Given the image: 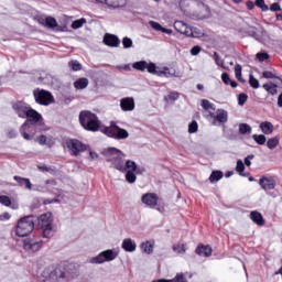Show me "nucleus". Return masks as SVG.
<instances>
[{
    "label": "nucleus",
    "mask_w": 282,
    "mask_h": 282,
    "mask_svg": "<svg viewBox=\"0 0 282 282\" xmlns=\"http://www.w3.org/2000/svg\"><path fill=\"white\" fill-rule=\"evenodd\" d=\"M106 162L111 164V169L119 171V173H127V169L135 170V162L132 160L124 161L127 154L117 148H108L104 151Z\"/></svg>",
    "instance_id": "obj_1"
},
{
    "label": "nucleus",
    "mask_w": 282,
    "mask_h": 282,
    "mask_svg": "<svg viewBox=\"0 0 282 282\" xmlns=\"http://www.w3.org/2000/svg\"><path fill=\"white\" fill-rule=\"evenodd\" d=\"M79 124H82L85 131H90L96 133V131H100V119H98V115L89 111V110H82L79 112Z\"/></svg>",
    "instance_id": "obj_2"
},
{
    "label": "nucleus",
    "mask_w": 282,
    "mask_h": 282,
    "mask_svg": "<svg viewBox=\"0 0 282 282\" xmlns=\"http://www.w3.org/2000/svg\"><path fill=\"white\" fill-rule=\"evenodd\" d=\"M34 226H36V216L29 215L20 218L15 227L17 237H28L34 231Z\"/></svg>",
    "instance_id": "obj_3"
},
{
    "label": "nucleus",
    "mask_w": 282,
    "mask_h": 282,
    "mask_svg": "<svg viewBox=\"0 0 282 282\" xmlns=\"http://www.w3.org/2000/svg\"><path fill=\"white\" fill-rule=\"evenodd\" d=\"M33 98L36 105H41L42 107H50V105H54V102H56L54 95H52L50 90H45L43 88H35L33 90Z\"/></svg>",
    "instance_id": "obj_4"
},
{
    "label": "nucleus",
    "mask_w": 282,
    "mask_h": 282,
    "mask_svg": "<svg viewBox=\"0 0 282 282\" xmlns=\"http://www.w3.org/2000/svg\"><path fill=\"white\" fill-rule=\"evenodd\" d=\"M101 133L108 138H112V140H127L129 138V131L115 123H111L110 127L102 128Z\"/></svg>",
    "instance_id": "obj_5"
},
{
    "label": "nucleus",
    "mask_w": 282,
    "mask_h": 282,
    "mask_svg": "<svg viewBox=\"0 0 282 282\" xmlns=\"http://www.w3.org/2000/svg\"><path fill=\"white\" fill-rule=\"evenodd\" d=\"M43 248V240L41 237L31 236L23 240V250L28 252V254H34V252H39Z\"/></svg>",
    "instance_id": "obj_6"
},
{
    "label": "nucleus",
    "mask_w": 282,
    "mask_h": 282,
    "mask_svg": "<svg viewBox=\"0 0 282 282\" xmlns=\"http://www.w3.org/2000/svg\"><path fill=\"white\" fill-rule=\"evenodd\" d=\"M118 258V252L113 249H107L101 251L98 256L90 259V263L100 265L101 263H107L109 261H115Z\"/></svg>",
    "instance_id": "obj_7"
},
{
    "label": "nucleus",
    "mask_w": 282,
    "mask_h": 282,
    "mask_svg": "<svg viewBox=\"0 0 282 282\" xmlns=\"http://www.w3.org/2000/svg\"><path fill=\"white\" fill-rule=\"evenodd\" d=\"M66 147L70 150L72 155L78 158L80 153H85L89 149V145L83 143L78 139H68L66 140Z\"/></svg>",
    "instance_id": "obj_8"
},
{
    "label": "nucleus",
    "mask_w": 282,
    "mask_h": 282,
    "mask_svg": "<svg viewBox=\"0 0 282 282\" xmlns=\"http://www.w3.org/2000/svg\"><path fill=\"white\" fill-rule=\"evenodd\" d=\"M11 107L18 118H21L22 120H25V116H28V112L32 108V106L24 100L14 101L11 104Z\"/></svg>",
    "instance_id": "obj_9"
},
{
    "label": "nucleus",
    "mask_w": 282,
    "mask_h": 282,
    "mask_svg": "<svg viewBox=\"0 0 282 282\" xmlns=\"http://www.w3.org/2000/svg\"><path fill=\"white\" fill-rule=\"evenodd\" d=\"M67 279V270L65 264H57L54 270L48 274V280L51 282H63Z\"/></svg>",
    "instance_id": "obj_10"
},
{
    "label": "nucleus",
    "mask_w": 282,
    "mask_h": 282,
    "mask_svg": "<svg viewBox=\"0 0 282 282\" xmlns=\"http://www.w3.org/2000/svg\"><path fill=\"white\" fill-rule=\"evenodd\" d=\"M158 199H160V197H158L155 193H147L141 197L142 204H145L149 208H155L159 213H164V207H158Z\"/></svg>",
    "instance_id": "obj_11"
},
{
    "label": "nucleus",
    "mask_w": 282,
    "mask_h": 282,
    "mask_svg": "<svg viewBox=\"0 0 282 282\" xmlns=\"http://www.w3.org/2000/svg\"><path fill=\"white\" fill-rule=\"evenodd\" d=\"M20 134L24 140H34V135H36V124L23 122L20 127Z\"/></svg>",
    "instance_id": "obj_12"
},
{
    "label": "nucleus",
    "mask_w": 282,
    "mask_h": 282,
    "mask_svg": "<svg viewBox=\"0 0 282 282\" xmlns=\"http://www.w3.org/2000/svg\"><path fill=\"white\" fill-rule=\"evenodd\" d=\"M24 120V122L29 124H39V122L43 121V115L31 107V109L26 112Z\"/></svg>",
    "instance_id": "obj_13"
},
{
    "label": "nucleus",
    "mask_w": 282,
    "mask_h": 282,
    "mask_svg": "<svg viewBox=\"0 0 282 282\" xmlns=\"http://www.w3.org/2000/svg\"><path fill=\"white\" fill-rule=\"evenodd\" d=\"M258 184L262 191H274L276 188V180L272 176H262Z\"/></svg>",
    "instance_id": "obj_14"
},
{
    "label": "nucleus",
    "mask_w": 282,
    "mask_h": 282,
    "mask_svg": "<svg viewBox=\"0 0 282 282\" xmlns=\"http://www.w3.org/2000/svg\"><path fill=\"white\" fill-rule=\"evenodd\" d=\"M104 43L107 47H119L120 46V37L115 34L106 33L104 35Z\"/></svg>",
    "instance_id": "obj_15"
},
{
    "label": "nucleus",
    "mask_w": 282,
    "mask_h": 282,
    "mask_svg": "<svg viewBox=\"0 0 282 282\" xmlns=\"http://www.w3.org/2000/svg\"><path fill=\"white\" fill-rule=\"evenodd\" d=\"M209 116L215 120V122H219L220 124H226V122H228V111L225 109H218L217 115L209 112Z\"/></svg>",
    "instance_id": "obj_16"
},
{
    "label": "nucleus",
    "mask_w": 282,
    "mask_h": 282,
    "mask_svg": "<svg viewBox=\"0 0 282 282\" xmlns=\"http://www.w3.org/2000/svg\"><path fill=\"white\" fill-rule=\"evenodd\" d=\"M120 107L123 111H133L135 109V100L133 97H124L120 100Z\"/></svg>",
    "instance_id": "obj_17"
},
{
    "label": "nucleus",
    "mask_w": 282,
    "mask_h": 282,
    "mask_svg": "<svg viewBox=\"0 0 282 282\" xmlns=\"http://www.w3.org/2000/svg\"><path fill=\"white\" fill-rule=\"evenodd\" d=\"M35 224L43 228L45 226H52V214H42L40 217L35 216Z\"/></svg>",
    "instance_id": "obj_18"
},
{
    "label": "nucleus",
    "mask_w": 282,
    "mask_h": 282,
    "mask_svg": "<svg viewBox=\"0 0 282 282\" xmlns=\"http://www.w3.org/2000/svg\"><path fill=\"white\" fill-rule=\"evenodd\" d=\"M195 253L198 257H212L213 254V248L210 246H205V245H198L195 249Z\"/></svg>",
    "instance_id": "obj_19"
},
{
    "label": "nucleus",
    "mask_w": 282,
    "mask_h": 282,
    "mask_svg": "<svg viewBox=\"0 0 282 282\" xmlns=\"http://www.w3.org/2000/svg\"><path fill=\"white\" fill-rule=\"evenodd\" d=\"M13 180L18 183V186L21 188H26V191H32V182L30 178H25L23 176H13Z\"/></svg>",
    "instance_id": "obj_20"
},
{
    "label": "nucleus",
    "mask_w": 282,
    "mask_h": 282,
    "mask_svg": "<svg viewBox=\"0 0 282 282\" xmlns=\"http://www.w3.org/2000/svg\"><path fill=\"white\" fill-rule=\"evenodd\" d=\"M121 248L124 250V252H135L138 245H135V241H133L131 238H126L121 243Z\"/></svg>",
    "instance_id": "obj_21"
},
{
    "label": "nucleus",
    "mask_w": 282,
    "mask_h": 282,
    "mask_svg": "<svg viewBox=\"0 0 282 282\" xmlns=\"http://www.w3.org/2000/svg\"><path fill=\"white\" fill-rule=\"evenodd\" d=\"M174 29L180 34H185V36H191V31L188 30V25H186V23H184V21H175Z\"/></svg>",
    "instance_id": "obj_22"
},
{
    "label": "nucleus",
    "mask_w": 282,
    "mask_h": 282,
    "mask_svg": "<svg viewBox=\"0 0 282 282\" xmlns=\"http://www.w3.org/2000/svg\"><path fill=\"white\" fill-rule=\"evenodd\" d=\"M250 219L253 224H257V226H265V219H263V215L259 212H251Z\"/></svg>",
    "instance_id": "obj_23"
},
{
    "label": "nucleus",
    "mask_w": 282,
    "mask_h": 282,
    "mask_svg": "<svg viewBox=\"0 0 282 282\" xmlns=\"http://www.w3.org/2000/svg\"><path fill=\"white\" fill-rule=\"evenodd\" d=\"M138 171V164L135 163V167L133 169H127L126 171V181L129 184H135V180H138V176L135 175V172Z\"/></svg>",
    "instance_id": "obj_24"
},
{
    "label": "nucleus",
    "mask_w": 282,
    "mask_h": 282,
    "mask_svg": "<svg viewBox=\"0 0 282 282\" xmlns=\"http://www.w3.org/2000/svg\"><path fill=\"white\" fill-rule=\"evenodd\" d=\"M260 129L262 133H264V135H270L274 133V124H272V122L270 121H262L260 123Z\"/></svg>",
    "instance_id": "obj_25"
},
{
    "label": "nucleus",
    "mask_w": 282,
    "mask_h": 282,
    "mask_svg": "<svg viewBox=\"0 0 282 282\" xmlns=\"http://www.w3.org/2000/svg\"><path fill=\"white\" fill-rule=\"evenodd\" d=\"M41 228L43 239H52V237H54V234L56 232L52 225H44V227Z\"/></svg>",
    "instance_id": "obj_26"
},
{
    "label": "nucleus",
    "mask_w": 282,
    "mask_h": 282,
    "mask_svg": "<svg viewBox=\"0 0 282 282\" xmlns=\"http://www.w3.org/2000/svg\"><path fill=\"white\" fill-rule=\"evenodd\" d=\"M35 142H37L41 147H48V149H52L54 147V141L52 139L47 140V137L45 134H41L35 139Z\"/></svg>",
    "instance_id": "obj_27"
},
{
    "label": "nucleus",
    "mask_w": 282,
    "mask_h": 282,
    "mask_svg": "<svg viewBox=\"0 0 282 282\" xmlns=\"http://www.w3.org/2000/svg\"><path fill=\"white\" fill-rule=\"evenodd\" d=\"M89 86V79L87 77H80L74 82L75 89H87Z\"/></svg>",
    "instance_id": "obj_28"
},
{
    "label": "nucleus",
    "mask_w": 282,
    "mask_h": 282,
    "mask_svg": "<svg viewBox=\"0 0 282 282\" xmlns=\"http://www.w3.org/2000/svg\"><path fill=\"white\" fill-rule=\"evenodd\" d=\"M106 6H108V8H124V6H127V0H106Z\"/></svg>",
    "instance_id": "obj_29"
},
{
    "label": "nucleus",
    "mask_w": 282,
    "mask_h": 282,
    "mask_svg": "<svg viewBox=\"0 0 282 282\" xmlns=\"http://www.w3.org/2000/svg\"><path fill=\"white\" fill-rule=\"evenodd\" d=\"M248 34H249V36H251L259 43L263 42V32H261V33L257 32V28H254V26L250 28Z\"/></svg>",
    "instance_id": "obj_30"
},
{
    "label": "nucleus",
    "mask_w": 282,
    "mask_h": 282,
    "mask_svg": "<svg viewBox=\"0 0 282 282\" xmlns=\"http://www.w3.org/2000/svg\"><path fill=\"white\" fill-rule=\"evenodd\" d=\"M180 78V74L175 72V69H171L169 67H163V78Z\"/></svg>",
    "instance_id": "obj_31"
},
{
    "label": "nucleus",
    "mask_w": 282,
    "mask_h": 282,
    "mask_svg": "<svg viewBox=\"0 0 282 282\" xmlns=\"http://www.w3.org/2000/svg\"><path fill=\"white\" fill-rule=\"evenodd\" d=\"M263 89H265V91H268V94H270L271 96H276V94H279L278 90V85L276 84H263Z\"/></svg>",
    "instance_id": "obj_32"
},
{
    "label": "nucleus",
    "mask_w": 282,
    "mask_h": 282,
    "mask_svg": "<svg viewBox=\"0 0 282 282\" xmlns=\"http://www.w3.org/2000/svg\"><path fill=\"white\" fill-rule=\"evenodd\" d=\"M236 171L241 177H248V175H250V173H243V171H246V164H243L241 160L237 161Z\"/></svg>",
    "instance_id": "obj_33"
},
{
    "label": "nucleus",
    "mask_w": 282,
    "mask_h": 282,
    "mask_svg": "<svg viewBox=\"0 0 282 282\" xmlns=\"http://www.w3.org/2000/svg\"><path fill=\"white\" fill-rule=\"evenodd\" d=\"M45 28H48L50 30H54L55 28H58V22H56V19L53 17H46Z\"/></svg>",
    "instance_id": "obj_34"
},
{
    "label": "nucleus",
    "mask_w": 282,
    "mask_h": 282,
    "mask_svg": "<svg viewBox=\"0 0 282 282\" xmlns=\"http://www.w3.org/2000/svg\"><path fill=\"white\" fill-rule=\"evenodd\" d=\"M200 107L205 111H215V104L210 102L208 99H202L200 101Z\"/></svg>",
    "instance_id": "obj_35"
},
{
    "label": "nucleus",
    "mask_w": 282,
    "mask_h": 282,
    "mask_svg": "<svg viewBox=\"0 0 282 282\" xmlns=\"http://www.w3.org/2000/svg\"><path fill=\"white\" fill-rule=\"evenodd\" d=\"M239 133L241 135H250V133H252V127H250V124L248 123H240L239 124Z\"/></svg>",
    "instance_id": "obj_36"
},
{
    "label": "nucleus",
    "mask_w": 282,
    "mask_h": 282,
    "mask_svg": "<svg viewBox=\"0 0 282 282\" xmlns=\"http://www.w3.org/2000/svg\"><path fill=\"white\" fill-rule=\"evenodd\" d=\"M37 80L43 85H52L54 83V77L51 74H45L44 76H40Z\"/></svg>",
    "instance_id": "obj_37"
},
{
    "label": "nucleus",
    "mask_w": 282,
    "mask_h": 282,
    "mask_svg": "<svg viewBox=\"0 0 282 282\" xmlns=\"http://www.w3.org/2000/svg\"><path fill=\"white\" fill-rule=\"evenodd\" d=\"M224 177V172L221 171H213L210 176H209V182L215 183L219 182Z\"/></svg>",
    "instance_id": "obj_38"
},
{
    "label": "nucleus",
    "mask_w": 282,
    "mask_h": 282,
    "mask_svg": "<svg viewBox=\"0 0 282 282\" xmlns=\"http://www.w3.org/2000/svg\"><path fill=\"white\" fill-rule=\"evenodd\" d=\"M68 67L73 72H80V69H83V64H80V62H78L76 59H72L70 62H68Z\"/></svg>",
    "instance_id": "obj_39"
},
{
    "label": "nucleus",
    "mask_w": 282,
    "mask_h": 282,
    "mask_svg": "<svg viewBox=\"0 0 282 282\" xmlns=\"http://www.w3.org/2000/svg\"><path fill=\"white\" fill-rule=\"evenodd\" d=\"M85 23H87V19L80 18L78 20L73 21L70 28L73 30H80V28H83V25H85Z\"/></svg>",
    "instance_id": "obj_40"
},
{
    "label": "nucleus",
    "mask_w": 282,
    "mask_h": 282,
    "mask_svg": "<svg viewBox=\"0 0 282 282\" xmlns=\"http://www.w3.org/2000/svg\"><path fill=\"white\" fill-rule=\"evenodd\" d=\"M141 250L142 252H145V254H153V245L149 241L142 242Z\"/></svg>",
    "instance_id": "obj_41"
},
{
    "label": "nucleus",
    "mask_w": 282,
    "mask_h": 282,
    "mask_svg": "<svg viewBox=\"0 0 282 282\" xmlns=\"http://www.w3.org/2000/svg\"><path fill=\"white\" fill-rule=\"evenodd\" d=\"M172 250L176 252V254H186V245H173Z\"/></svg>",
    "instance_id": "obj_42"
},
{
    "label": "nucleus",
    "mask_w": 282,
    "mask_h": 282,
    "mask_svg": "<svg viewBox=\"0 0 282 282\" xmlns=\"http://www.w3.org/2000/svg\"><path fill=\"white\" fill-rule=\"evenodd\" d=\"M133 69L137 72H144L147 69V61H140L132 64Z\"/></svg>",
    "instance_id": "obj_43"
},
{
    "label": "nucleus",
    "mask_w": 282,
    "mask_h": 282,
    "mask_svg": "<svg viewBox=\"0 0 282 282\" xmlns=\"http://www.w3.org/2000/svg\"><path fill=\"white\" fill-rule=\"evenodd\" d=\"M279 144V137H275V138H271L267 141V147L268 149H270L271 151L276 149Z\"/></svg>",
    "instance_id": "obj_44"
},
{
    "label": "nucleus",
    "mask_w": 282,
    "mask_h": 282,
    "mask_svg": "<svg viewBox=\"0 0 282 282\" xmlns=\"http://www.w3.org/2000/svg\"><path fill=\"white\" fill-rule=\"evenodd\" d=\"M252 140H254V142H257V144H259L260 147H263V144H265L267 141L263 134H253Z\"/></svg>",
    "instance_id": "obj_45"
},
{
    "label": "nucleus",
    "mask_w": 282,
    "mask_h": 282,
    "mask_svg": "<svg viewBox=\"0 0 282 282\" xmlns=\"http://www.w3.org/2000/svg\"><path fill=\"white\" fill-rule=\"evenodd\" d=\"M256 7L260 8L262 12H268V10H270V7L265 4V0H256Z\"/></svg>",
    "instance_id": "obj_46"
},
{
    "label": "nucleus",
    "mask_w": 282,
    "mask_h": 282,
    "mask_svg": "<svg viewBox=\"0 0 282 282\" xmlns=\"http://www.w3.org/2000/svg\"><path fill=\"white\" fill-rule=\"evenodd\" d=\"M235 76L240 83H246V79L241 77V65L239 64L235 66Z\"/></svg>",
    "instance_id": "obj_47"
},
{
    "label": "nucleus",
    "mask_w": 282,
    "mask_h": 282,
    "mask_svg": "<svg viewBox=\"0 0 282 282\" xmlns=\"http://www.w3.org/2000/svg\"><path fill=\"white\" fill-rule=\"evenodd\" d=\"M249 85L252 89H259V79L254 77V75H249Z\"/></svg>",
    "instance_id": "obj_48"
},
{
    "label": "nucleus",
    "mask_w": 282,
    "mask_h": 282,
    "mask_svg": "<svg viewBox=\"0 0 282 282\" xmlns=\"http://www.w3.org/2000/svg\"><path fill=\"white\" fill-rule=\"evenodd\" d=\"M180 99V93L177 91H171L167 94V97H164V100H171L172 102H175V100Z\"/></svg>",
    "instance_id": "obj_49"
},
{
    "label": "nucleus",
    "mask_w": 282,
    "mask_h": 282,
    "mask_svg": "<svg viewBox=\"0 0 282 282\" xmlns=\"http://www.w3.org/2000/svg\"><path fill=\"white\" fill-rule=\"evenodd\" d=\"M122 45L124 50H129L130 47H133V40H131V37L124 36L122 39Z\"/></svg>",
    "instance_id": "obj_50"
},
{
    "label": "nucleus",
    "mask_w": 282,
    "mask_h": 282,
    "mask_svg": "<svg viewBox=\"0 0 282 282\" xmlns=\"http://www.w3.org/2000/svg\"><path fill=\"white\" fill-rule=\"evenodd\" d=\"M199 129V124H197V121L193 120L189 124H188V133H197Z\"/></svg>",
    "instance_id": "obj_51"
},
{
    "label": "nucleus",
    "mask_w": 282,
    "mask_h": 282,
    "mask_svg": "<svg viewBox=\"0 0 282 282\" xmlns=\"http://www.w3.org/2000/svg\"><path fill=\"white\" fill-rule=\"evenodd\" d=\"M0 204H2V206H12V199H10V196L1 195Z\"/></svg>",
    "instance_id": "obj_52"
},
{
    "label": "nucleus",
    "mask_w": 282,
    "mask_h": 282,
    "mask_svg": "<svg viewBox=\"0 0 282 282\" xmlns=\"http://www.w3.org/2000/svg\"><path fill=\"white\" fill-rule=\"evenodd\" d=\"M248 101V95L245 93H241L238 95V105H240L242 107V105H246V102Z\"/></svg>",
    "instance_id": "obj_53"
},
{
    "label": "nucleus",
    "mask_w": 282,
    "mask_h": 282,
    "mask_svg": "<svg viewBox=\"0 0 282 282\" xmlns=\"http://www.w3.org/2000/svg\"><path fill=\"white\" fill-rule=\"evenodd\" d=\"M145 69L149 72V74H154L158 70V66L155 65V63H147V67Z\"/></svg>",
    "instance_id": "obj_54"
},
{
    "label": "nucleus",
    "mask_w": 282,
    "mask_h": 282,
    "mask_svg": "<svg viewBox=\"0 0 282 282\" xmlns=\"http://www.w3.org/2000/svg\"><path fill=\"white\" fill-rule=\"evenodd\" d=\"M214 61L218 67H224V59L219 56V53L214 52Z\"/></svg>",
    "instance_id": "obj_55"
},
{
    "label": "nucleus",
    "mask_w": 282,
    "mask_h": 282,
    "mask_svg": "<svg viewBox=\"0 0 282 282\" xmlns=\"http://www.w3.org/2000/svg\"><path fill=\"white\" fill-rule=\"evenodd\" d=\"M256 58H258V61L260 63H263L264 61H268V58H270V54H268V53H257Z\"/></svg>",
    "instance_id": "obj_56"
},
{
    "label": "nucleus",
    "mask_w": 282,
    "mask_h": 282,
    "mask_svg": "<svg viewBox=\"0 0 282 282\" xmlns=\"http://www.w3.org/2000/svg\"><path fill=\"white\" fill-rule=\"evenodd\" d=\"M262 76H263V78H267V79L278 78V80H281V78L279 76L274 75V73H272L270 70H264L262 73Z\"/></svg>",
    "instance_id": "obj_57"
},
{
    "label": "nucleus",
    "mask_w": 282,
    "mask_h": 282,
    "mask_svg": "<svg viewBox=\"0 0 282 282\" xmlns=\"http://www.w3.org/2000/svg\"><path fill=\"white\" fill-rule=\"evenodd\" d=\"M150 25L153 30H155L156 32H162V24H160L159 22L155 21H150Z\"/></svg>",
    "instance_id": "obj_58"
},
{
    "label": "nucleus",
    "mask_w": 282,
    "mask_h": 282,
    "mask_svg": "<svg viewBox=\"0 0 282 282\" xmlns=\"http://www.w3.org/2000/svg\"><path fill=\"white\" fill-rule=\"evenodd\" d=\"M172 282H188V281H186V278H184V274L178 273L175 275V278L172 279Z\"/></svg>",
    "instance_id": "obj_59"
},
{
    "label": "nucleus",
    "mask_w": 282,
    "mask_h": 282,
    "mask_svg": "<svg viewBox=\"0 0 282 282\" xmlns=\"http://www.w3.org/2000/svg\"><path fill=\"white\" fill-rule=\"evenodd\" d=\"M221 80H223V83H225V85H230V82H231L230 75H228V73H223Z\"/></svg>",
    "instance_id": "obj_60"
},
{
    "label": "nucleus",
    "mask_w": 282,
    "mask_h": 282,
    "mask_svg": "<svg viewBox=\"0 0 282 282\" xmlns=\"http://www.w3.org/2000/svg\"><path fill=\"white\" fill-rule=\"evenodd\" d=\"M271 12H281V4L279 2H274L270 7Z\"/></svg>",
    "instance_id": "obj_61"
},
{
    "label": "nucleus",
    "mask_w": 282,
    "mask_h": 282,
    "mask_svg": "<svg viewBox=\"0 0 282 282\" xmlns=\"http://www.w3.org/2000/svg\"><path fill=\"white\" fill-rule=\"evenodd\" d=\"M199 52H202V47L198 46V45L193 46L192 50H191L192 56H197V54H199Z\"/></svg>",
    "instance_id": "obj_62"
},
{
    "label": "nucleus",
    "mask_w": 282,
    "mask_h": 282,
    "mask_svg": "<svg viewBox=\"0 0 282 282\" xmlns=\"http://www.w3.org/2000/svg\"><path fill=\"white\" fill-rule=\"evenodd\" d=\"M250 160H254V155L253 154H249L246 159H245V164L246 166H251L252 162Z\"/></svg>",
    "instance_id": "obj_63"
},
{
    "label": "nucleus",
    "mask_w": 282,
    "mask_h": 282,
    "mask_svg": "<svg viewBox=\"0 0 282 282\" xmlns=\"http://www.w3.org/2000/svg\"><path fill=\"white\" fill-rule=\"evenodd\" d=\"M7 135L10 139L17 138V135H18L17 130H14V129L9 130Z\"/></svg>",
    "instance_id": "obj_64"
}]
</instances>
